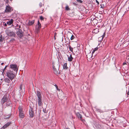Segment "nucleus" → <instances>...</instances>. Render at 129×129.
Wrapping results in <instances>:
<instances>
[{
    "label": "nucleus",
    "mask_w": 129,
    "mask_h": 129,
    "mask_svg": "<svg viewBox=\"0 0 129 129\" xmlns=\"http://www.w3.org/2000/svg\"><path fill=\"white\" fill-rule=\"evenodd\" d=\"M6 73L7 76L11 81H12L15 76V73L13 71L11 70H8Z\"/></svg>",
    "instance_id": "obj_1"
},
{
    "label": "nucleus",
    "mask_w": 129,
    "mask_h": 129,
    "mask_svg": "<svg viewBox=\"0 0 129 129\" xmlns=\"http://www.w3.org/2000/svg\"><path fill=\"white\" fill-rule=\"evenodd\" d=\"M9 70H13L14 71L17 73L18 70V68L17 67V66L16 64H10L9 67Z\"/></svg>",
    "instance_id": "obj_2"
},
{
    "label": "nucleus",
    "mask_w": 129,
    "mask_h": 129,
    "mask_svg": "<svg viewBox=\"0 0 129 129\" xmlns=\"http://www.w3.org/2000/svg\"><path fill=\"white\" fill-rule=\"evenodd\" d=\"M6 32L7 35L9 36L15 37L16 35V34L14 32L9 29H7Z\"/></svg>",
    "instance_id": "obj_3"
},
{
    "label": "nucleus",
    "mask_w": 129,
    "mask_h": 129,
    "mask_svg": "<svg viewBox=\"0 0 129 129\" xmlns=\"http://www.w3.org/2000/svg\"><path fill=\"white\" fill-rule=\"evenodd\" d=\"M18 109L19 111V116L21 118H23L24 115L23 111L22 108L21 107H19Z\"/></svg>",
    "instance_id": "obj_4"
},
{
    "label": "nucleus",
    "mask_w": 129,
    "mask_h": 129,
    "mask_svg": "<svg viewBox=\"0 0 129 129\" xmlns=\"http://www.w3.org/2000/svg\"><path fill=\"white\" fill-rule=\"evenodd\" d=\"M13 10L12 8L9 5H6L5 12L6 13L10 12Z\"/></svg>",
    "instance_id": "obj_5"
},
{
    "label": "nucleus",
    "mask_w": 129,
    "mask_h": 129,
    "mask_svg": "<svg viewBox=\"0 0 129 129\" xmlns=\"http://www.w3.org/2000/svg\"><path fill=\"white\" fill-rule=\"evenodd\" d=\"M41 28V24L38 20V24L36 25L35 31L36 33L37 34L39 32L40 29Z\"/></svg>",
    "instance_id": "obj_6"
},
{
    "label": "nucleus",
    "mask_w": 129,
    "mask_h": 129,
    "mask_svg": "<svg viewBox=\"0 0 129 129\" xmlns=\"http://www.w3.org/2000/svg\"><path fill=\"white\" fill-rule=\"evenodd\" d=\"M17 34L20 38H21L23 36V33L22 30L19 28L17 32Z\"/></svg>",
    "instance_id": "obj_7"
},
{
    "label": "nucleus",
    "mask_w": 129,
    "mask_h": 129,
    "mask_svg": "<svg viewBox=\"0 0 129 129\" xmlns=\"http://www.w3.org/2000/svg\"><path fill=\"white\" fill-rule=\"evenodd\" d=\"M8 99L7 98V96L6 95H4L1 100V104H3L5 102L8 100Z\"/></svg>",
    "instance_id": "obj_8"
},
{
    "label": "nucleus",
    "mask_w": 129,
    "mask_h": 129,
    "mask_svg": "<svg viewBox=\"0 0 129 129\" xmlns=\"http://www.w3.org/2000/svg\"><path fill=\"white\" fill-rule=\"evenodd\" d=\"M29 114L30 117L32 118L34 116V113L33 109L30 107L29 110Z\"/></svg>",
    "instance_id": "obj_9"
},
{
    "label": "nucleus",
    "mask_w": 129,
    "mask_h": 129,
    "mask_svg": "<svg viewBox=\"0 0 129 129\" xmlns=\"http://www.w3.org/2000/svg\"><path fill=\"white\" fill-rule=\"evenodd\" d=\"M52 63L53 64V67H54V68H57V69H58V70L59 69V63H54V62H53Z\"/></svg>",
    "instance_id": "obj_10"
},
{
    "label": "nucleus",
    "mask_w": 129,
    "mask_h": 129,
    "mask_svg": "<svg viewBox=\"0 0 129 129\" xmlns=\"http://www.w3.org/2000/svg\"><path fill=\"white\" fill-rule=\"evenodd\" d=\"M37 95L38 97L37 99V100H42V97L41 96V95L40 91H37Z\"/></svg>",
    "instance_id": "obj_11"
},
{
    "label": "nucleus",
    "mask_w": 129,
    "mask_h": 129,
    "mask_svg": "<svg viewBox=\"0 0 129 129\" xmlns=\"http://www.w3.org/2000/svg\"><path fill=\"white\" fill-rule=\"evenodd\" d=\"M11 124V122H8L4 125L1 128V129H4L9 126Z\"/></svg>",
    "instance_id": "obj_12"
},
{
    "label": "nucleus",
    "mask_w": 129,
    "mask_h": 129,
    "mask_svg": "<svg viewBox=\"0 0 129 129\" xmlns=\"http://www.w3.org/2000/svg\"><path fill=\"white\" fill-rule=\"evenodd\" d=\"M23 85L21 84L19 88H20V90H19V95H20V98H21L22 95L21 96V92H22L23 90L22 89V87H23Z\"/></svg>",
    "instance_id": "obj_13"
},
{
    "label": "nucleus",
    "mask_w": 129,
    "mask_h": 129,
    "mask_svg": "<svg viewBox=\"0 0 129 129\" xmlns=\"http://www.w3.org/2000/svg\"><path fill=\"white\" fill-rule=\"evenodd\" d=\"M54 67H53V68L54 72V74L56 75H58L59 74V72L58 73V71L57 70V68H54Z\"/></svg>",
    "instance_id": "obj_14"
},
{
    "label": "nucleus",
    "mask_w": 129,
    "mask_h": 129,
    "mask_svg": "<svg viewBox=\"0 0 129 129\" xmlns=\"http://www.w3.org/2000/svg\"><path fill=\"white\" fill-rule=\"evenodd\" d=\"M4 81L6 83H8L7 85H9V84L10 83L11 81L8 78H5L4 79Z\"/></svg>",
    "instance_id": "obj_15"
},
{
    "label": "nucleus",
    "mask_w": 129,
    "mask_h": 129,
    "mask_svg": "<svg viewBox=\"0 0 129 129\" xmlns=\"http://www.w3.org/2000/svg\"><path fill=\"white\" fill-rule=\"evenodd\" d=\"M37 102L39 106H41L42 105L43 103L42 100H38Z\"/></svg>",
    "instance_id": "obj_16"
},
{
    "label": "nucleus",
    "mask_w": 129,
    "mask_h": 129,
    "mask_svg": "<svg viewBox=\"0 0 129 129\" xmlns=\"http://www.w3.org/2000/svg\"><path fill=\"white\" fill-rule=\"evenodd\" d=\"M73 58L72 57V55L71 54L70 56L68 57V60L69 61H72Z\"/></svg>",
    "instance_id": "obj_17"
},
{
    "label": "nucleus",
    "mask_w": 129,
    "mask_h": 129,
    "mask_svg": "<svg viewBox=\"0 0 129 129\" xmlns=\"http://www.w3.org/2000/svg\"><path fill=\"white\" fill-rule=\"evenodd\" d=\"M13 22V20L12 19H11L9 21H8L7 22V24L10 25L12 24Z\"/></svg>",
    "instance_id": "obj_18"
},
{
    "label": "nucleus",
    "mask_w": 129,
    "mask_h": 129,
    "mask_svg": "<svg viewBox=\"0 0 129 129\" xmlns=\"http://www.w3.org/2000/svg\"><path fill=\"white\" fill-rule=\"evenodd\" d=\"M99 32V30L98 28H96L94 29L93 31L92 32L94 33L95 34Z\"/></svg>",
    "instance_id": "obj_19"
},
{
    "label": "nucleus",
    "mask_w": 129,
    "mask_h": 129,
    "mask_svg": "<svg viewBox=\"0 0 129 129\" xmlns=\"http://www.w3.org/2000/svg\"><path fill=\"white\" fill-rule=\"evenodd\" d=\"M11 104V102L9 99L6 102V105L8 106H10Z\"/></svg>",
    "instance_id": "obj_20"
},
{
    "label": "nucleus",
    "mask_w": 129,
    "mask_h": 129,
    "mask_svg": "<svg viewBox=\"0 0 129 129\" xmlns=\"http://www.w3.org/2000/svg\"><path fill=\"white\" fill-rule=\"evenodd\" d=\"M76 115L78 118H80V119H82V116L79 113H77L76 114Z\"/></svg>",
    "instance_id": "obj_21"
},
{
    "label": "nucleus",
    "mask_w": 129,
    "mask_h": 129,
    "mask_svg": "<svg viewBox=\"0 0 129 129\" xmlns=\"http://www.w3.org/2000/svg\"><path fill=\"white\" fill-rule=\"evenodd\" d=\"M35 21L34 20L32 21H29V25H31L33 24L34 23Z\"/></svg>",
    "instance_id": "obj_22"
},
{
    "label": "nucleus",
    "mask_w": 129,
    "mask_h": 129,
    "mask_svg": "<svg viewBox=\"0 0 129 129\" xmlns=\"http://www.w3.org/2000/svg\"><path fill=\"white\" fill-rule=\"evenodd\" d=\"M63 68L64 69H68V67H67V63H64L63 65Z\"/></svg>",
    "instance_id": "obj_23"
},
{
    "label": "nucleus",
    "mask_w": 129,
    "mask_h": 129,
    "mask_svg": "<svg viewBox=\"0 0 129 129\" xmlns=\"http://www.w3.org/2000/svg\"><path fill=\"white\" fill-rule=\"evenodd\" d=\"M4 38H3L2 35H0V42H2L3 41Z\"/></svg>",
    "instance_id": "obj_24"
},
{
    "label": "nucleus",
    "mask_w": 129,
    "mask_h": 129,
    "mask_svg": "<svg viewBox=\"0 0 129 129\" xmlns=\"http://www.w3.org/2000/svg\"><path fill=\"white\" fill-rule=\"evenodd\" d=\"M68 46L69 48L70 51H71L73 52V48L72 47H71L70 45H69Z\"/></svg>",
    "instance_id": "obj_25"
},
{
    "label": "nucleus",
    "mask_w": 129,
    "mask_h": 129,
    "mask_svg": "<svg viewBox=\"0 0 129 129\" xmlns=\"http://www.w3.org/2000/svg\"><path fill=\"white\" fill-rule=\"evenodd\" d=\"M70 10V9L69 8L68 6V5L66 6L65 7V10H66L68 11Z\"/></svg>",
    "instance_id": "obj_26"
},
{
    "label": "nucleus",
    "mask_w": 129,
    "mask_h": 129,
    "mask_svg": "<svg viewBox=\"0 0 129 129\" xmlns=\"http://www.w3.org/2000/svg\"><path fill=\"white\" fill-rule=\"evenodd\" d=\"M10 116L11 114H9L7 115V116H5V118L6 119H8L10 117Z\"/></svg>",
    "instance_id": "obj_27"
},
{
    "label": "nucleus",
    "mask_w": 129,
    "mask_h": 129,
    "mask_svg": "<svg viewBox=\"0 0 129 129\" xmlns=\"http://www.w3.org/2000/svg\"><path fill=\"white\" fill-rule=\"evenodd\" d=\"M7 67V66H6L4 69L3 71L2 72V75H4V72L5 70L6 69V68Z\"/></svg>",
    "instance_id": "obj_28"
},
{
    "label": "nucleus",
    "mask_w": 129,
    "mask_h": 129,
    "mask_svg": "<svg viewBox=\"0 0 129 129\" xmlns=\"http://www.w3.org/2000/svg\"><path fill=\"white\" fill-rule=\"evenodd\" d=\"M15 41V39L13 38H12L11 39L10 41V42H13Z\"/></svg>",
    "instance_id": "obj_29"
},
{
    "label": "nucleus",
    "mask_w": 129,
    "mask_h": 129,
    "mask_svg": "<svg viewBox=\"0 0 129 129\" xmlns=\"http://www.w3.org/2000/svg\"><path fill=\"white\" fill-rule=\"evenodd\" d=\"M42 5L43 6L44 5L42 3H40L39 4V6L40 8H41L42 6Z\"/></svg>",
    "instance_id": "obj_30"
},
{
    "label": "nucleus",
    "mask_w": 129,
    "mask_h": 129,
    "mask_svg": "<svg viewBox=\"0 0 129 129\" xmlns=\"http://www.w3.org/2000/svg\"><path fill=\"white\" fill-rule=\"evenodd\" d=\"M74 37H75L74 36V35H72L70 38L71 40H73V39H74Z\"/></svg>",
    "instance_id": "obj_31"
},
{
    "label": "nucleus",
    "mask_w": 129,
    "mask_h": 129,
    "mask_svg": "<svg viewBox=\"0 0 129 129\" xmlns=\"http://www.w3.org/2000/svg\"><path fill=\"white\" fill-rule=\"evenodd\" d=\"M91 20L93 22H94L95 21H96V20L94 18H92L91 19Z\"/></svg>",
    "instance_id": "obj_32"
},
{
    "label": "nucleus",
    "mask_w": 129,
    "mask_h": 129,
    "mask_svg": "<svg viewBox=\"0 0 129 129\" xmlns=\"http://www.w3.org/2000/svg\"><path fill=\"white\" fill-rule=\"evenodd\" d=\"M105 32H104L103 33V34L102 36V39H103V38L104 37L105 35Z\"/></svg>",
    "instance_id": "obj_33"
},
{
    "label": "nucleus",
    "mask_w": 129,
    "mask_h": 129,
    "mask_svg": "<svg viewBox=\"0 0 129 129\" xmlns=\"http://www.w3.org/2000/svg\"><path fill=\"white\" fill-rule=\"evenodd\" d=\"M77 1L79 3H81L82 2L81 0H77Z\"/></svg>",
    "instance_id": "obj_34"
},
{
    "label": "nucleus",
    "mask_w": 129,
    "mask_h": 129,
    "mask_svg": "<svg viewBox=\"0 0 129 129\" xmlns=\"http://www.w3.org/2000/svg\"><path fill=\"white\" fill-rule=\"evenodd\" d=\"M40 18L41 20H43L44 19V18L42 16H41L40 17Z\"/></svg>",
    "instance_id": "obj_35"
},
{
    "label": "nucleus",
    "mask_w": 129,
    "mask_h": 129,
    "mask_svg": "<svg viewBox=\"0 0 129 129\" xmlns=\"http://www.w3.org/2000/svg\"><path fill=\"white\" fill-rule=\"evenodd\" d=\"M43 111L44 113H46L47 112V111L45 109H44L43 110Z\"/></svg>",
    "instance_id": "obj_36"
},
{
    "label": "nucleus",
    "mask_w": 129,
    "mask_h": 129,
    "mask_svg": "<svg viewBox=\"0 0 129 129\" xmlns=\"http://www.w3.org/2000/svg\"><path fill=\"white\" fill-rule=\"evenodd\" d=\"M3 24H4V26H7V23H5V22H4Z\"/></svg>",
    "instance_id": "obj_37"
},
{
    "label": "nucleus",
    "mask_w": 129,
    "mask_h": 129,
    "mask_svg": "<svg viewBox=\"0 0 129 129\" xmlns=\"http://www.w3.org/2000/svg\"><path fill=\"white\" fill-rule=\"evenodd\" d=\"M101 8H103L104 7V6L103 5H101Z\"/></svg>",
    "instance_id": "obj_38"
},
{
    "label": "nucleus",
    "mask_w": 129,
    "mask_h": 129,
    "mask_svg": "<svg viewBox=\"0 0 129 129\" xmlns=\"http://www.w3.org/2000/svg\"><path fill=\"white\" fill-rule=\"evenodd\" d=\"M95 2L97 3V5H98L99 4V2L97 0H95Z\"/></svg>",
    "instance_id": "obj_39"
},
{
    "label": "nucleus",
    "mask_w": 129,
    "mask_h": 129,
    "mask_svg": "<svg viewBox=\"0 0 129 129\" xmlns=\"http://www.w3.org/2000/svg\"><path fill=\"white\" fill-rule=\"evenodd\" d=\"M98 47H96L95 48L94 50L95 51L97 50L98 49Z\"/></svg>",
    "instance_id": "obj_40"
},
{
    "label": "nucleus",
    "mask_w": 129,
    "mask_h": 129,
    "mask_svg": "<svg viewBox=\"0 0 129 129\" xmlns=\"http://www.w3.org/2000/svg\"><path fill=\"white\" fill-rule=\"evenodd\" d=\"M99 13L100 14H102V12L101 11H99Z\"/></svg>",
    "instance_id": "obj_41"
},
{
    "label": "nucleus",
    "mask_w": 129,
    "mask_h": 129,
    "mask_svg": "<svg viewBox=\"0 0 129 129\" xmlns=\"http://www.w3.org/2000/svg\"><path fill=\"white\" fill-rule=\"evenodd\" d=\"M123 65H124L126 64V63L125 62H124L123 63Z\"/></svg>",
    "instance_id": "obj_42"
},
{
    "label": "nucleus",
    "mask_w": 129,
    "mask_h": 129,
    "mask_svg": "<svg viewBox=\"0 0 129 129\" xmlns=\"http://www.w3.org/2000/svg\"><path fill=\"white\" fill-rule=\"evenodd\" d=\"M82 122H84V121H85V120L84 119H81Z\"/></svg>",
    "instance_id": "obj_43"
},
{
    "label": "nucleus",
    "mask_w": 129,
    "mask_h": 129,
    "mask_svg": "<svg viewBox=\"0 0 129 129\" xmlns=\"http://www.w3.org/2000/svg\"><path fill=\"white\" fill-rule=\"evenodd\" d=\"M95 51L94 50H93L92 52V53H94Z\"/></svg>",
    "instance_id": "obj_44"
},
{
    "label": "nucleus",
    "mask_w": 129,
    "mask_h": 129,
    "mask_svg": "<svg viewBox=\"0 0 129 129\" xmlns=\"http://www.w3.org/2000/svg\"><path fill=\"white\" fill-rule=\"evenodd\" d=\"M55 85V86L57 88L58 87H57V85H56V84Z\"/></svg>",
    "instance_id": "obj_45"
},
{
    "label": "nucleus",
    "mask_w": 129,
    "mask_h": 129,
    "mask_svg": "<svg viewBox=\"0 0 129 129\" xmlns=\"http://www.w3.org/2000/svg\"><path fill=\"white\" fill-rule=\"evenodd\" d=\"M44 10V9H43L42 10V12H41V13H43V11Z\"/></svg>",
    "instance_id": "obj_46"
},
{
    "label": "nucleus",
    "mask_w": 129,
    "mask_h": 129,
    "mask_svg": "<svg viewBox=\"0 0 129 129\" xmlns=\"http://www.w3.org/2000/svg\"><path fill=\"white\" fill-rule=\"evenodd\" d=\"M127 94L128 95H129V91H128V92L127 93Z\"/></svg>",
    "instance_id": "obj_47"
},
{
    "label": "nucleus",
    "mask_w": 129,
    "mask_h": 129,
    "mask_svg": "<svg viewBox=\"0 0 129 129\" xmlns=\"http://www.w3.org/2000/svg\"><path fill=\"white\" fill-rule=\"evenodd\" d=\"M4 63L2 62V63H1V64L2 65L3 64H4Z\"/></svg>",
    "instance_id": "obj_48"
},
{
    "label": "nucleus",
    "mask_w": 129,
    "mask_h": 129,
    "mask_svg": "<svg viewBox=\"0 0 129 129\" xmlns=\"http://www.w3.org/2000/svg\"><path fill=\"white\" fill-rule=\"evenodd\" d=\"M66 129H70L69 128L67 127L66 128Z\"/></svg>",
    "instance_id": "obj_49"
},
{
    "label": "nucleus",
    "mask_w": 129,
    "mask_h": 129,
    "mask_svg": "<svg viewBox=\"0 0 129 129\" xmlns=\"http://www.w3.org/2000/svg\"><path fill=\"white\" fill-rule=\"evenodd\" d=\"M6 0V3H7V1H8V0ZM11 1L12 0H10Z\"/></svg>",
    "instance_id": "obj_50"
},
{
    "label": "nucleus",
    "mask_w": 129,
    "mask_h": 129,
    "mask_svg": "<svg viewBox=\"0 0 129 129\" xmlns=\"http://www.w3.org/2000/svg\"><path fill=\"white\" fill-rule=\"evenodd\" d=\"M20 26H19V28H20Z\"/></svg>",
    "instance_id": "obj_51"
},
{
    "label": "nucleus",
    "mask_w": 129,
    "mask_h": 129,
    "mask_svg": "<svg viewBox=\"0 0 129 129\" xmlns=\"http://www.w3.org/2000/svg\"><path fill=\"white\" fill-rule=\"evenodd\" d=\"M73 4L74 5H75V3H73Z\"/></svg>",
    "instance_id": "obj_52"
}]
</instances>
